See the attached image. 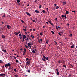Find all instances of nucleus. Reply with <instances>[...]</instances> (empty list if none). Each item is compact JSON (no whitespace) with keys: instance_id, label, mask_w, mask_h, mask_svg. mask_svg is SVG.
<instances>
[{"instance_id":"nucleus-53","label":"nucleus","mask_w":77,"mask_h":77,"mask_svg":"<svg viewBox=\"0 0 77 77\" xmlns=\"http://www.w3.org/2000/svg\"><path fill=\"white\" fill-rule=\"evenodd\" d=\"M25 47H26V48H28V46H27L26 45H25Z\"/></svg>"},{"instance_id":"nucleus-42","label":"nucleus","mask_w":77,"mask_h":77,"mask_svg":"<svg viewBox=\"0 0 77 77\" xmlns=\"http://www.w3.org/2000/svg\"><path fill=\"white\" fill-rule=\"evenodd\" d=\"M39 8H41V5H39Z\"/></svg>"},{"instance_id":"nucleus-34","label":"nucleus","mask_w":77,"mask_h":77,"mask_svg":"<svg viewBox=\"0 0 77 77\" xmlns=\"http://www.w3.org/2000/svg\"><path fill=\"white\" fill-rule=\"evenodd\" d=\"M61 17L62 18H64L65 16H64V15H62Z\"/></svg>"},{"instance_id":"nucleus-13","label":"nucleus","mask_w":77,"mask_h":77,"mask_svg":"<svg viewBox=\"0 0 77 77\" xmlns=\"http://www.w3.org/2000/svg\"><path fill=\"white\" fill-rule=\"evenodd\" d=\"M20 33V31H19L17 33H16L15 34V35H18V34H19Z\"/></svg>"},{"instance_id":"nucleus-15","label":"nucleus","mask_w":77,"mask_h":77,"mask_svg":"<svg viewBox=\"0 0 77 77\" xmlns=\"http://www.w3.org/2000/svg\"><path fill=\"white\" fill-rule=\"evenodd\" d=\"M4 75H5V74L2 73L1 74V76H4Z\"/></svg>"},{"instance_id":"nucleus-32","label":"nucleus","mask_w":77,"mask_h":77,"mask_svg":"<svg viewBox=\"0 0 77 77\" xmlns=\"http://www.w3.org/2000/svg\"><path fill=\"white\" fill-rule=\"evenodd\" d=\"M70 65L72 66L71 67L72 68H74V66H72V65H71V64H70Z\"/></svg>"},{"instance_id":"nucleus-21","label":"nucleus","mask_w":77,"mask_h":77,"mask_svg":"<svg viewBox=\"0 0 77 77\" xmlns=\"http://www.w3.org/2000/svg\"><path fill=\"white\" fill-rule=\"evenodd\" d=\"M66 13L67 15H68V14H69V12L68 11H66Z\"/></svg>"},{"instance_id":"nucleus-16","label":"nucleus","mask_w":77,"mask_h":77,"mask_svg":"<svg viewBox=\"0 0 77 77\" xmlns=\"http://www.w3.org/2000/svg\"><path fill=\"white\" fill-rule=\"evenodd\" d=\"M32 51V53H36V52H35V51L34 50H33Z\"/></svg>"},{"instance_id":"nucleus-33","label":"nucleus","mask_w":77,"mask_h":77,"mask_svg":"<svg viewBox=\"0 0 77 77\" xmlns=\"http://www.w3.org/2000/svg\"><path fill=\"white\" fill-rule=\"evenodd\" d=\"M23 52H25V53L26 52V49L25 48H24V51H23Z\"/></svg>"},{"instance_id":"nucleus-1","label":"nucleus","mask_w":77,"mask_h":77,"mask_svg":"<svg viewBox=\"0 0 77 77\" xmlns=\"http://www.w3.org/2000/svg\"><path fill=\"white\" fill-rule=\"evenodd\" d=\"M22 35L23 38V41L24 42L25 41L24 40V39H26V38H27V37L25 35H24L23 34H22Z\"/></svg>"},{"instance_id":"nucleus-63","label":"nucleus","mask_w":77,"mask_h":77,"mask_svg":"<svg viewBox=\"0 0 77 77\" xmlns=\"http://www.w3.org/2000/svg\"><path fill=\"white\" fill-rule=\"evenodd\" d=\"M43 28H44V29H45V26H43Z\"/></svg>"},{"instance_id":"nucleus-61","label":"nucleus","mask_w":77,"mask_h":77,"mask_svg":"<svg viewBox=\"0 0 77 77\" xmlns=\"http://www.w3.org/2000/svg\"><path fill=\"white\" fill-rule=\"evenodd\" d=\"M58 62L59 63H61V61H60V60H59V61H58Z\"/></svg>"},{"instance_id":"nucleus-20","label":"nucleus","mask_w":77,"mask_h":77,"mask_svg":"<svg viewBox=\"0 0 77 77\" xmlns=\"http://www.w3.org/2000/svg\"><path fill=\"white\" fill-rule=\"evenodd\" d=\"M7 64H5V67H6V68L7 69V68H7Z\"/></svg>"},{"instance_id":"nucleus-40","label":"nucleus","mask_w":77,"mask_h":77,"mask_svg":"<svg viewBox=\"0 0 77 77\" xmlns=\"http://www.w3.org/2000/svg\"><path fill=\"white\" fill-rule=\"evenodd\" d=\"M51 33H52V34H54V32H53V31H51Z\"/></svg>"},{"instance_id":"nucleus-24","label":"nucleus","mask_w":77,"mask_h":77,"mask_svg":"<svg viewBox=\"0 0 77 77\" xmlns=\"http://www.w3.org/2000/svg\"><path fill=\"white\" fill-rule=\"evenodd\" d=\"M17 3H20V0H17Z\"/></svg>"},{"instance_id":"nucleus-3","label":"nucleus","mask_w":77,"mask_h":77,"mask_svg":"<svg viewBox=\"0 0 77 77\" xmlns=\"http://www.w3.org/2000/svg\"><path fill=\"white\" fill-rule=\"evenodd\" d=\"M7 27L8 28V30H9V29H10V28H11V26L10 25H7Z\"/></svg>"},{"instance_id":"nucleus-44","label":"nucleus","mask_w":77,"mask_h":77,"mask_svg":"<svg viewBox=\"0 0 77 77\" xmlns=\"http://www.w3.org/2000/svg\"><path fill=\"white\" fill-rule=\"evenodd\" d=\"M46 60H48V57H47L46 58Z\"/></svg>"},{"instance_id":"nucleus-36","label":"nucleus","mask_w":77,"mask_h":77,"mask_svg":"<svg viewBox=\"0 0 77 77\" xmlns=\"http://www.w3.org/2000/svg\"><path fill=\"white\" fill-rule=\"evenodd\" d=\"M28 45H32V44H31L29 43H28Z\"/></svg>"},{"instance_id":"nucleus-52","label":"nucleus","mask_w":77,"mask_h":77,"mask_svg":"<svg viewBox=\"0 0 77 77\" xmlns=\"http://www.w3.org/2000/svg\"><path fill=\"white\" fill-rule=\"evenodd\" d=\"M38 41L39 43H41V41L39 40H38Z\"/></svg>"},{"instance_id":"nucleus-4","label":"nucleus","mask_w":77,"mask_h":77,"mask_svg":"<svg viewBox=\"0 0 77 77\" xmlns=\"http://www.w3.org/2000/svg\"><path fill=\"white\" fill-rule=\"evenodd\" d=\"M48 22L49 23V24H51V25L52 26H53V24L52 23H51V21H48Z\"/></svg>"},{"instance_id":"nucleus-57","label":"nucleus","mask_w":77,"mask_h":77,"mask_svg":"<svg viewBox=\"0 0 77 77\" xmlns=\"http://www.w3.org/2000/svg\"><path fill=\"white\" fill-rule=\"evenodd\" d=\"M69 36H70V37H71V36H72V34H70Z\"/></svg>"},{"instance_id":"nucleus-29","label":"nucleus","mask_w":77,"mask_h":77,"mask_svg":"<svg viewBox=\"0 0 77 77\" xmlns=\"http://www.w3.org/2000/svg\"><path fill=\"white\" fill-rule=\"evenodd\" d=\"M40 35L41 36H42V35H43V34H42V33L41 32L40 33Z\"/></svg>"},{"instance_id":"nucleus-62","label":"nucleus","mask_w":77,"mask_h":77,"mask_svg":"<svg viewBox=\"0 0 77 77\" xmlns=\"http://www.w3.org/2000/svg\"><path fill=\"white\" fill-rule=\"evenodd\" d=\"M33 31H36V30H35V29H33Z\"/></svg>"},{"instance_id":"nucleus-43","label":"nucleus","mask_w":77,"mask_h":77,"mask_svg":"<svg viewBox=\"0 0 77 77\" xmlns=\"http://www.w3.org/2000/svg\"><path fill=\"white\" fill-rule=\"evenodd\" d=\"M9 69H11V66H9Z\"/></svg>"},{"instance_id":"nucleus-30","label":"nucleus","mask_w":77,"mask_h":77,"mask_svg":"<svg viewBox=\"0 0 77 77\" xmlns=\"http://www.w3.org/2000/svg\"><path fill=\"white\" fill-rule=\"evenodd\" d=\"M56 28L57 30H59V29H58V27H57V26H56Z\"/></svg>"},{"instance_id":"nucleus-12","label":"nucleus","mask_w":77,"mask_h":77,"mask_svg":"<svg viewBox=\"0 0 77 77\" xmlns=\"http://www.w3.org/2000/svg\"><path fill=\"white\" fill-rule=\"evenodd\" d=\"M74 47H75L74 45H73L71 46V48H74Z\"/></svg>"},{"instance_id":"nucleus-2","label":"nucleus","mask_w":77,"mask_h":77,"mask_svg":"<svg viewBox=\"0 0 77 77\" xmlns=\"http://www.w3.org/2000/svg\"><path fill=\"white\" fill-rule=\"evenodd\" d=\"M43 56L44 58H42V60L45 62L46 61V60H45V59H46V57H45V56H44V55H43Z\"/></svg>"},{"instance_id":"nucleus-56","label":"nucleus","mask_w":77,"mask_h":77,"mask_svg":"<svg viewBox=\"0 0 77 77\" xmlns=\"http://www.w3.org/2000/svg\"><path fill=\"white\" fill-rule=\"evenodd\" d=\"M55 21H57V18H56L55 19Z\"/></svg>"},{"instance_id":"nucleus-48","label":"nucleus","mask_w":77,"mask_h":77,"mask_svg":"<svg viewBox=\"0 0 77 77\" xmlns=\"http://www.w3.org/2000/svg\"><path fill=\"white\" fill-rule=\"evenodd\" d=\"M19 36H22L21 35V34H20L19 35Z\"/></svg>"},{"instance_id":"nucleus-19","label":"nucleus","mask_w":77,"mask_h":77,"mask_svg":"<svg viewBox=\"0 0 77 77\" xmlns=\"http://www.w3.org/2000/svg\"><path fill=\"white\" fill-rule=\"evenodd\" d=\"M63 67H64L65 68H66V65L64 64L63 65Z\"/></svg>"},{"instance_id":"nucleus-55","label":"nucleus","mask_w":77,"mask_h":77,"mask_svg":"<svg viewBox=\"0 0 77 77\" xmlns=\"http://www.w3.org/2000/svg\"><path fill=\"white\" fill-rule=\"evenodd\" d=\"M28 46L29 47H30V48H31V46L30 45H28Z\"/></svg>"},{"instance_id":"nucleus-54","label":"nucleus","mask_w":77,"mask_h":77,"mask_svg":"<svg viewBox=\"0 0 77 77\" xmlns=\"http://www.w3.org/2000/svg\"><path fill=\"white\" fill-rule=\"evenodd\" d=\"M14 75L15 76V77H17V76H18V75Z\"/></svg>"},{"instance_id":"nucleus-46","label":"nucleus","mask_w":77,"mask_h":77,"mask_svg":"<svg viewBox=\"0 0 77 77\" xmlns=\"http://www.w3.org/2000/svg\"><path fill=\"white\" fill-rule=\"evenodd\" d=\"M60 33H62V34H63V33H64V32L63 31L62 32H60Z\"/></svg>"},{"instance_id":"nucleus-18","label":"nucleus","mask_w":77,"mask_h":77,"mask_svg":"<svg viewBox=\"0 0 77 77\" xmlns=\"http://www.w3.org/2000/svg\"><path fill=\"white\" fill-rule=\"evenodd\" d=\"M46 44H48V42H49L48 40H46Z\"/></svg>"},{"instance_id":"nucleus-7","label":"nucleus","mask_w":77,"mask_h":77,"mask_svg":"<svg viewBox=\"0 0 77 77\" xmlns=\"http://www.w3.org/2000/svg\"><path fill=\"white\" fill-rule=\"evenodd\" d=\"M56 71H57V75H59V72L58 71V69H56Z\"/></svg>"},{"instance_id":"nucleus-35","label":"nucleus","mask_w":77,"mask_h":77,"mask_svg":"<svg viewBox=\"0 0 77 77\" xmlns=\"http://www.w3.org/2000/svg\"><path fill=\"white\" fill-rule=\"evenodd\" d=\"M28 72H29V73H30V70H28Z\"/></svg>"},{"instance_id":"nucleus-11","label":"nucleus","mask_w":77,"mask_h":77,"mask_svg":"<svg viewBox=\"0 0 77 77\" xmlns=\"http://www.w3.org/2000/svg\"><path fill=\"white\" fill-rule=\"evenodd\" d=\"M2 51H4V52H5V53H6V50L2 49Z\"/></svg>"},{"instance_id":"nucleus-17","label":"nucleus","mask_w":77,"mask_h":77,"mask_svg":"<svg viewBox=\"0 0 77 77\" xmlns=\"http://www.w3.org/2000/svg\"><path fill=\"white\" fill-rule=\"evenodd\" d=\"M31 37L32 38V39L34 38V36L33 35H31Z\"/></svg>"},{"instance_id":"nucleus-47","label":"nucleus","mask_w":77,"mask_h":77,"mask_svg":"<svg viewBox=\"0 0 77 77\" xmlns=\"http://www.w3.org/2000/svg\"><path fill=\"white\" fill-rule=\"evenodd\" d=\"M16 62H17V63H18V62H19V61H18L17 60H16Z\"/></svg>"},{"instance_id":"nucleus-45","label":"nucleus","mask_w":77,"mask_h":77,"mask_svg":"<svg viewBox=\"0 0 77 77\" xmlns=\"http://www.w3.org/2000/svg\"><path fill=\"white\" fill-rule=\"evenodd\" d=\"M72 12H74L75 13V11H72Z\"/></svg>"},{"instance_id":"nucleus-31","label":"nucleus","mask_w":77,"mask_h":77,"mask_svg":"<svg viewBox=\"0 0 77 77\" xmlns=\"http://www.w3.org/2000/svg\"><path fill=\"white\" fill-rule=\"evenodd\" d=\"M21 22H22V23H24V21L23 20H21Z\"/></svg>"},{"instance_id":"nucleus-8","label":"nucleus","mask_w":77,"mask_h":77,"mask_svg":"<svg viewBox=\"0 0 77 77\" xmlns=\"http://www.w3.org/2000/svg\"><path fill=\"white\" fill-rule=\"evenodd\" d=\"M2 37L3 39H5V38H6L5 37V36L4 35H2Z\"/></svg>"},{"instance_id":"nucleus-64","label":"nucleus","mask_w":77,"mask_h":77,"mask_svg":"<svg viewBox=\"0 0 77 77\" xmlns=\"http://www.w3.org/2000/svg\"><path fill=\"white\" fill-rule=\"evenodd\" d=\"M58 28L59 29H61V28H60V26H58Z\"/></svg>"},{"instance_id":"nucleus-23","label":"nucleus","mask_w":77,"mask_h":77,"mask_svg":"<svg viewBox=\"0 0 77 77\" xmlns=\"http://www.w3.org/2000/svg\"><path fill=\"white\" fill-rule=\"evenodd\" d=\"M25 40H26V41H29V38H25Z\"/></svg>"},{"instance_id":"nucleus-9","label":"nucleus","mask_w":77,"mask_h":77,"mask_svg":"<svg viewBox=\"0 0 77 77\" xmlns=\"http://www.w3.org/2000/svg\"><path fill=\"white\" fill-rule=\"evenodd\" d=\"M26 14L27 15H29V16H30V15H30V14L29 13H28V12H26Z\"/></svg>"},{"instance_id":"nucleus-41","label":"nucleus","mask_w":77,"mask_h":77,"mask_svg":"<svg viewBox=\"0 0 77 77\" xmlns=\"http://www.w3.org/2000/svg\"><path fill=\"white\" fill-rule=\"evenodd\" d=\"M42 12H43V13H45V10H43V11H42Z\"/></svg>"},{"instance_id":"nucleus-28","label":"nucleus","mask_w":77,"mask_h":77,"mask_svg":"<svg viewBox=\"0 0 77 77\" xmlns=\"http://www.w3.org/2000/svg\"><path fill=\"white\" fill-rule=\"evenodd\" d=\"M27 60H29V58H27L26 59V62H28Z\"/></svg>"},{"instance_id":"nucleus-39","label":"nucleus","mask_w":77,"mask_h":77,"mask_svg":"<svg viewBox=\"0 0 77 77\" xmlns=\"http://www.w3.org/2000/svg\"><path fill=\"white\" fill-rule=\"evenodd\" d=\"M23 30H24V31H26V29L23 28Z\"/></svg>"},{"instance_id":"nucleus-51","label":"nucleus","mask_w":77,"mask_h":77,"mask_svg":"<svg viewBox=\"0 0 77 77\" xmlns=\"http://www.w3.org/2000/svg\"><path fill=\"white\" fill-rule=\"evenodd\" d=\"M47 11H48V12H48V8L47 9Z\"/></svg>"},{"instance_id":"nucleus-38","label":"nucleus","mask_w":77,"mask_h":77,"mask_svg":"<svg viewBox=\"0 0 77 77\" xmlns=\"http://www.w3.org/2000/svg\"><path fill=\"white\" fill-rule=\"evenodd\" d=\"M3 61L0 60V63H2Z\"/></svg>"},{"instance_id":"nucleus-49","label":"nucleus","mask_w":77,"mask_h":77,"mask_svg":"<svg viewBox=\"0 0 77 77\" xmlns=\"http://www.w3.org/2000/svg\"><path fill=\"white\" fill-rule=\"evenodd\" d=\"M58 34H59V35H60V36H61V34H60V32H59Z\"/></svg>"},{"instance_id":"nucleus-25","label":"nucleus","mask_w":77,"mask_h":77,"mask_svg":"<svg viewBox=\"0 0 77 77\" xmlns=\"http://www.w3.org/2000/svg\"><path fill=\"white\" fill-rule=\"evenodd\" d=\"M55 9H59V7H58V6H57L56 7V8H55Z\"/></svg>"},{"instance_id":"nucleus-59","label":"nucleus","mask_w":77,"mask_h":77,"mask_svg":"<svg viewBox=\"0 0 77 77\" xmlns=\"http://www.w3.org/2000/svg\"><path fill=\"white\" fill-rule=\"evenodd\" d=\"M14 71H15V72H16V69H14Z\"/></svg>"},{"instance_id":"nucleus-27","label":"nucleus","mask_w":77,"mask_h":77,"mask_svg":"<svg viewBox=\"0 0 77 77\" xmlns=\"http://www.w3.org/2000/svg\"><path fill=\"white\" fill-rule=\"evenodd\" d=\"M22 36H20V37H19L20 39H21L23 38H22Z\"/></svg>"},{"instance_id":"nucleus-14","label":"nucleus","mask_w":77,"mask_h":77,"mask_svg":"<svg viewBox=\"0 0 77 77\" xmlns=\"http://www.w3.org/2000/svg\"><path fill=\"white\" fill-rule=\"evenodd\" d=\"M35 12H36V13H39V11L38 10H35Z\"/></svg>"},{"instance_id":"nucleus-58","label":"nucleus","mask_w":77,"mask_h":77,"mask_svg":"<svg viewBox=\"0 0 77 77\" xmlns=\"http://www.w3.org/2000/svg\"><path fill=\"white\" fill-rule=\"evenodd\" d=\"M67 26L68 27H69V24H67Z\"/></svg>"},{"instance_id":"nucleus-6","label":"nucleus","mask_w":77,"mask_h":77,"mask_svg":"<svg viewBox=\"0 0 77 77\" xmlns=\"http://www.w3.org/2000/svg\"><path fill=\"white\" fill-rule=\"evenodd\" d=\"M62 3L64 5H66V2H62Z\"/></svg>"},{"instance_id":"nucleus-26","label":"nucleus","mask_w":77,"mask_h":77,"mask_svg":"<svg viewBox=\"0 0 77 77\" xmlns=\"http://www.w3.org/2000/svg\"><path fill=\"white\" fill-rule=\"evenodd\" d=\"M23 55H25L26 54V52H23Z\"/></svg>"},{"instance_id":"nucleus-22","label":"nucleus","mask_w":77,"mask_h":77,"mask_svg":"<svg viewBox=\"0 0 77 77\" xmlns=\"http://www.w3.org/2000/svg\"><path fill=\"white\" fill-rule=\"evenodd\" d=\"M54 42H55V43H56V44H57V45H58V44H57V42L56 41L54 40Z\"/></svg>"},{"instance_id":"nucleus-10","label":"nucleus","mask_w":77,"mask_h":77,"mask_svg":"<svg viewBox=\"0 0 77 77\" xmlns=\"http://www.w3.org/2000/svg\"><path fill=\"white\" fill-rule=\"evenodd\" d=\"M7 67H9L10 66H11V64L9 63H8V64H7Z\"/></svg>"},{"instance_id":"nucleus-60","label":"nucleus","mask_w":77,"mask_h":77,"mask_svg":"<svg viewBox=\"0 0 77 77\" xmlns=\"http://www.w3.org/2000/svg\"><path fill=\"white\" fill-rule=\"evenodd\" d=\"M1 23H2V24H4V23H3V22H1Z\"/></svg>"},{"instance_id":"nucleus-37","label":"nucleus","mask_w":77,"mask_h":77,"mask_svg":"<svg viewBox=\"0 0 77 77\" xmlns=\"http://www.w3.org/2000/svg\"><path fill=\"white\" fill-rule=\"evenodd\" d=\"M64 18H65V19H66L67 17H66V15H65L64 16Z\"/></svg>"},{"instance_id":"nucleus-5","label":"nucleus","mask_w":77,"mask_h":77,"mask_svg":"<svg viewBox=\"0 0 77 77\" xmlns=\"http://www.w3.org/2000/svg\"><path fill=\"white\" fill-rule=\"evenodd\" d=\"M30 61H27L26 63V65H30Z\"/></svg>"},{"instance_id":"nucleus-50","label":"nucleus","mask_w":77,"mask_h":77,"mask_svg":"<svg viewBox=\"0 0 77 77\" xmlns=\"http://www.w3.org/2000/svg\"><path fill=\"white\" fill-rule=\"evenodd\" d=\"M5 14H4V15H3L2 17H5Z\"/></svg>"}]
</instances>
